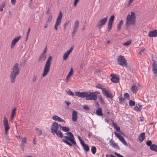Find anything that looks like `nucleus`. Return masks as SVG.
Masks as SVG:
<instances>
[{"mask_svg":"<svg viewBox=\"0 0 157 157\" xmlns=\"http://www.w3.org/2000/svg\"><path fill=\"white\" fill-rule=\"evenodd\" d=\"M62 16L63 13L62 12L60 11L59 12V15L57 18L56 21L54 26V29L56 30H57L58 26L61 24Z\"/></svg>","mask_w":157,"mask_h":157,"instance_id":"7","label":"nucleus"},{"mask_svg":"<svg viewBox=\"0 0 157 157\" xmlns=\"http://www.w3.org/2000/svg\"><path fill=\"white\" fill-rule=\"evenodd\" d=\"M99 102L101 104H104L105 103L104 101L103 100L102 97L101 96H99Z\"/></svg>","mask_w":157,"mask_h":157,"instance_id":"43","label":"nucleus"},{"mask_svg":"<svg viewBox=\"0 0 157 157\" xmlns=\"http://www.w3.org/2000/svg\"><path fill=\"white\" fill-rule=\"evenodd\" d=\"M107 20L108 18L107 17L100 19L98 21V24L96 25V27H98L99 29H100L101 27L105 24L107 21Z\"/></svg>","mask_w":157,"mask_h":157,"instance_id":"8","label":"nucleus"},{"mask_svg":"<svg viewBox=\"0 0 157 157\" xmlns=\"http://www.w3.org/2000/svg\"><path fill=\"white\" fill-rule=\"evenodd\" d=\"M146 144L148 146H150V147H151V146H152V142L151 140H148L146 142Z\"/></svg>","mask_w":157,"mask_h":157,"instance_id":"44","label":"nucleus"},{"mask_svg":"<svg viewBox=\"0 0 157 157\" xmlns=\"http://www.w3.org/2000/svg\"><path fill=\"white\" fill-rule=\"evenodd\" d=\"M60 126V125L57 122H54L51 126L50 130L52 133L53 135L55 133L58 137L62 138L63 137L62 133L59 130L58 131L59 127Z\"/></svg>","mask_w":157,"mask_h":157,"instance_id":"3","label":"nucleus"},{"mask_svg":"<svg viewBox=\"0 0 157 157\" xmlns=\"http://www.w3.org/2000/svg\"><path fill=\"white\" fill-rule=\"evenodd\" d=\"M109 144L110 146H112L113 147L115 148L118 150L120 149V148L117 143H115L112 139H110L109 142Z\"/></svg>","mask_w":157,"mask_h":157,"instance_id":"13","label":"nucleus"},{"mask_svg":"<svg viewBox=\"0 0 157 157\" xmlns=\"http://www.w3.org/2000/svg\"><path fill=\"white\" fill-rule=\"evenodd\" d=\"M75 95L78 97H81L82 98H87L88 92H80L76 91L75 92Z\"/></svg>","mask_w":157,"mask_h":157,"instance_id":"11","label":"nucleus"},{"mask_svg":"<svg viewBox=\"0 0 157 157\" xmlns=\"http://www.w3.org/2000/svg\"><path fill=\"white\" fill-rule=\"evenodd\" d=\"M123 23V20H121L119 23L117 24V30H120L121 29V27Z\"/></svg>","mask_w":157,"mask_h":157,"instance_id":"32","label":"nucleus"},{"mask_svg":"<svg viewBox=\"0 0 157 157\" xmlns=\"http://www.w3.org/2000/svg\"><path fill=\"white\" fill-rule=\"evenodd\" d=\"M46 51H47V47L46 46L45 48L44 49V50L43 51L42 53L44 54H45L46 53Z\"/></svg>","mask_w":157,"mask_h":157,"instance_id":"64","label":"nucleus"},{"mask_svg":"<svg viewBox=\"0 0 157 157\" xmlns=\"http://www.w3.org/2000/svg\"><path fill=\"white\" fill-rule=\"evenodd\" d=\"M78 1L79 0H74V6H75V7L76 6L77 3Z\"/></svg>","mask_w":157,"mask_h":157,"instance_id":"57","label":"nucleus"},{"mask_svg":"<svg viewBox=\"0 0 157 157\" xmlns=\"http://www.w3.org/2000/svg\"><path fill=\"white\" fill-rule=\"evenodd\" d=\"M129 104L130 106H133L135 105V102L133 100H130L129 101Z\"/></svg>","mask_w":157,"mask_h":157,"instance_id":"38","label":"nucleus"},{"mask_svg":"<svg viewBox=\"0 0 157 157\" xmlns=\"http://www.w3.org/2000/svg\"><path fill=\"white\" fill-rule=\"evenodd\" d=\"M19 64L16 63L13 66L12 70L11 72L10 78L11 83H14L15 81L16 76L19 74L20 70L18 67Z\"/></svg>","mask_w":157,"mask_h":157,"instance_id":"2","label":"nucleus"},{"mask_svg":"<svg viewBox=\"0 0 157 157\" xmlns=\"http://www.w3.org/2000/svg\"><path fill=\"white\" fill-rule=\"evenodd\" d=\"M35 130L36 131V134L38 136L41 135L42 133V131L37 128H35Z\"/></svg>","mask_w":157,"mask_h":157,"instance_id":"30","label":"nucleus"},{"mask_svg":"<svg viewBox=\"0 0 157 157\" xmlns=\"http://www.w3.org/2000/svg\"><path fill=\"white\" fill-rule=\"evenodd\" d=\"M26 141V138H24L22 140V144H21V147L22 148L23 151H24V150L23 148L24 147Z\"/></svg>","mask_w":157,"mask_h":157,"instance_id":"33","label":"nucleus"},{"mask_svg":"<svg viewBox=\"0 0 157 157\" xmlns=\"http://www.w3.org/2000/svg\"><path fill=\"white\" fill-rule=\"evenodd\" d=\"M73 46H72L69 50L67 51L63 55V60H65L67 58L68 56L71 52L73 49Z\"/></svg>","mask_w":157,"mask_h":157,"instance_id":"14","label":"nucleus"},{"mask_svg":"<svg viewBox=\"0 0 157 157\" xmlns=\"http://www.w3.org/2000/svg\"><path fill=\"white\" fill-rule=\"evenodd\" d=\"M36 76L34 75L33 76V78H32V81L33 82H34L36 81Z\"/></svg>","mask_w":157,"mask_h":157,"instance_id":"53","label":"nucleus"},{"mask_svg":"<svg viewBox=\"0 0 157 157\" xmlns=\"http://www.w3.org/2000/svg\"><path fill=\"white\" fill-rule=\"evenodd\" d=\"M52 16L51 13V14H49L48 15L47 20H46V22H49L52 21Z\"/></svg>","mask_w":157,"mask_h":157,"instance_id":"36","label":"nucleus"},{"mask_svg":"<svg viewBox=\"0 0 157 157\" xmlns=\"http://www.w3.org/2000/svg\"><path fill=\"white\" fill-rule=\"evenodd\" d=\"M5 6V3L3 2L0 6V11L2 12L3 10V8H4Z\"/></svg>","mask_w":157,"mask_h":157,"instance_id":"41","label":"nucleus"},{"mask_svg":"<svg viewBox=\"0 0 157 157\" xmlns=\"http://www.w3.org/2000/svg\"><path fill=\"white\" fill-rule=\"evenodd\" d=\"M153 61L152 64V71L155 74H157V61L152 59Z\"/></svg>","mask_w":157,"mask_h":157,"instance_id":"15","label":"nucleus"},{"mask_svg":"<svg viewBox=\"0 0 157 157\" xmlns=\"http://www.w3.org/2000/svg\"><path fill=\"white\" fill-rule=\"evenodd\" d=\"M66 135H68L69 136H64V137L66 138V139H63L62 141L64 143L70 146H72V144L75 145L77 147H78V146L75 140V138L71 132H68L66 133Z\"/></svg>","mask_w":157,"mask_h":157,"instance_id":"1","label":"nucleus"},{"mask_svg":"<svg viewBox=\"0 0 157 157\" xmlns=\"http://www.w3.org/2000/svg\"><path fill=\"white\" fill-rule=\"evenodd\" d=\"M132 41L131 40H129L127 41L126 42L124 43H123V45H124L125 46H128L131 43Z\"/></svg>","mask_w":157,"mask_h":157,"instance_id":"42","label":"nucleus"},{"mask_svg":"<svg viewBox=\"0 0 157 157\" xmlns=\"http://www.w3.org/2000/svg\"><path fill=\"white\" fill-rule=\"evenodd\" d=\"M145 50V48H144L142 49L141 50L139 53V54H141Z\"/></svg>","mask_w":157,"mask_h":157,"instance_id":"56","label":"nucleus"},{"mask_svg":"<svg viewBox=\"0 0 157 157\" xmlns=\"http://www.w3.org/2000/svg\"><path fill=\"white\" fill-rule=\"evenodd\" d=\"M77 30V29L73 28V30L72 34V37H74L75 36V33H76Z\"/></svg>","mask_w":157,"mask_h":157,"instance_id":"46","label":"nucleus"},{"mask_svg":"<svg viewBox=\"0 0 157 157\" xmlns=\"http://www.w3.org/2000/svg\"><path fill=\"white\" fill-rule=\"evenodd\" d=\"M65 102L67 106H68L71 104V102L69 101H65Z\"/></svg>","mask_w":157,"mask_h":157,"instance_id":"58","label":"nucleus"},{"mask_svg":"<svg viewBox=\"0 0 157 157\" xmlns=\"http://www.w3.org/2000/svg\"><path fill=\"white\" fill-rule=\"evenodd\" d=\"M124 98H125H125H126L128 100H129L130 97L129 94L128 93H125L124 94Z\"/></svg>","mask_w":157,"mask_h":157,"instance_id":"40","label":"nucleus"},{"mask_svg":"<svg viewBox=\"0 0 157 157\" xmlns=\"http://www.w3.org/2000/svg\"><path fill=\"white\" fill-rule=\"evenodd\" d=\"M148 36L150 37L157 36V30H153L149 32Z\"/></svg>","mask_w":157,"mask_h":157,"instance_id":"17","label":"nucleus"},{"mask_svg":"<svg viewBox=\"0 0 157 157\" xmlns=\"http://www.w3.org/2000/svg\"><path fill=\"white\" fill-rule=\"evenodd\" d=\"M122 143L123 144H124L125 146H128V144L127 143V142H126V141H125V140H123L122 142Z\"/></svg>","mask_w":157,"mask_h":157,"instance_id":"59","label":"nucleus"},{"mask_svg":"<svg viewBox=\"0 0 157 157\" xmlns=\"http://www.w3.org/2000/svg\"><path fill=\"white\" fill-rule=\"evenodd\" d=\"M110 76L112 77L111 78L112 82L114 83H117L119 81V78L116 77L115 74H111Z\"/></svg>","mask_w":157,"mask_h":157,"instance_id":"18","label":"nucleus"},{"mask_svg":"<svg viewBox=\"0 0 157 157\" xmlns=\"http://www.w3.org/2000/svg\"><path fill=\"white\" fill-rule=\"evenodd\" d=\"M3 125L5 128H10L8 124V121L6 117H4Z\"/></svg>","mask_w":157,"mask_h":157,"instance_id":"23","label":"nucleus"},{"mask_svg":"<svg viewBox=\"0 0 157 157\" xmlns=\"http://www.w3.org/2000/svg\"><path fill=\"white\" fill-rule=\"evenodd\" d=\"M11 3L13 5H14L16 2V0H11Z\"/></svg>","mask_w":157,"mask_h":157,"instance_id":"61","label":"nucleus"},{"mask_svg":"<svg viewBox=\"0 0 157 157\" xmlns=\"http://www.w3.org/2000/svg\"><path fill=\"white\" fill-rule=\"evenodd\" d=\"M136 18L135 13L133 12H131V15L129 14L126 17V21L125 23V25L127 27L126 29L130 25H133L135 24Z\"/></svg>","mask_w":157,"mask_h":157,"instance_id":"4","label":"nucleus"},{"mask_svg":"<svg viewBox=\"0 0 157 157\" xmlns=\"http://www.w3.org/2000/svg\"><path fill=\"white\" fill-rule=\"evenodd\" d=\"M79 22L78 20L75 21L74 26V28L78 29L79 26Z\"/></svg>","mask_w":157,"mask_h":157,"instance_id":"31","label":"nucleus"},{"mask_svg":"<svg viewBox=\"0 0 157 157\" xmlns=\"http://www.w3.org/2000/svg\"><path fill=\"white\" fill-rule=\"evenodd\" d=\"M150 149L152 151L157 152V145L155 144H153L150 147Z\"/></svg>","mask_w":157,"mask_h":157,"instance_id":"25","label":"nucleus"},{"mask_svg":"<svg viewBox=\"0 0 157 157\" xmlns=\"http://www.w3.org/2000/svg\"><path fill=\"white\" fill-rule=\"evenodd\" d=\"M80 143H81V144L82 145V146H83L84 144H85L84 143V142L82 140H80Z\"/></svg>","mask_w":157,"mask_h":157,"instance_id":"62","label":"nucleus"},{"mask_svg":"<svg viewBox=\"0 0 157 157\" xmlns=\"http://www.w3.org/2000/svg\"><path fill=\"white\" fill-rule=\"evenodd\" d=\"M119 102L121 104H123V103H124L126 105H127L126 99L125 98H123L122 97H120L119 98Z\"/></svg>","mask_w":157,"mask_h":157,"instance_id":"24","label":"nucleus"},{"mask_svg":"<svg viewBox=\"0 0 157 157\" xmlns=\"http://www.w3.org/2000/svg\"><path fill=\"white\" fill-rule=\"evenodd\" d=\"M142 105L138 104H136L135 106L134 107V110L137 112H140L142 109Z\"/></svg>","mask_w":157,"mask_h":157,"instance_id":"19","label":"nucleus"},{"mask_svg":"<svg viewBox=\"0 0 157 157\" xmlns=\"http://www.w3.org/2000/svg\"><path fill=\"white\" fill-rule=\"evenodd\" d=\"M145 133L143 132L140 134L139 138L138 139V141L141 143L145 139Z\"/></svg>","mask_w":157,"mask_h":157,"instance_id":"21","label":"nucleus"},{"mask_svg":"<svg viewBox=\"0 0 157 157\" xmlns=\"http://www.w3.org/2000/svg\"><path fill=\"white\" fill-rule=\"evenodd\" d=\"M58 121H59L60 122H64V123H65V121L63 119H61L60 117H59V118L57 120Z\"/></svg>","mask_w":157,"mask_h":157,"instance_id":"50","label":"nucleus"},{"mask_svg":"<svg viewBox=\"0 0 157 157\" xmlns=\"http://www.w3.org/2000/svg\"><path fill=\"white\" fill-rule=\"evenodd\" d=\"M102 92L103 94L105 96L110 98L112 99L113 96L112 94L109 93V92L105 90H105H102Z\"/></svg>","mask_w":157,"mask_h":157,"instance_id":"16","label":"nucleus"},{"mask_svg":"<svg viewBox=\"0 0 157 157\" xmlns=\"http://www.w3.org/2000/svg\"><path fill=\"white\" fill-rule=\"evenodd\" d=\"M137 87L136 86L133 85L132 86L131 90L133 92L136 93L137 90Z\"/></svg>","mask_w":157,"mask_h":157,"instance_id":"35","label":"nucleus"},{"mask_svg":"<svg viewBox=\"0 0 157 157\" xmlns=\"http://www.w3.org/2000/svg\"><path fill=\"white\" fill-rule=\"evenodd\" d=\"M77 114L75 110L73 111L72 114V119L74 121H76L77 120Z\"/></svg>","mask_w":157,"mask_h":157,"instance_id":"20","label":"nucleus"},{"mask_svg":"<svg viewBox=\"0 0 157 157\" xmlns=\"http://www.w3.org/2000/svg\"><path fill=\"white\" fill-rule=\"evenodd\" d=\"M94 94L96 95H95L96 96H97V95L99 94L100 92L99 91H95L94 92Z\"/></svg>","mask_w":157,"mask_h":157,"instance_id":"63","label":"nucleus"},{"mask_svg":"<svg viewBox=\"0 0 157 157\" xmlns=\"http://www.w3.org/2000/svg\"><path fill=\"white\" fill-rule=\"evenodd\" d=\"M91 151L92 153L93 154H95L96 151V149L95 147L94 146L92 147L91 149Z\"/></svg>","mask_w":157,"mask_h":157,"instance_id":"39","label":"nucleus"},{"mask_svg":"<svg viewBox=\"0 0 157 157\" xmlns=\"http://www.w3.org/2000/svg\"><path fill=\"white\" fill-rule=\"evenodd\" d=\"M117 60L118 63L120 65L125 67L127 66V63L126 62V60L124 56H118Z\"/></svg>","mask_w":157,"mask_h":157,"instance_id":"6","label":"nucleus"},{"mask_svg":"<svg viewBox=\"0 0 157 157\" xmlns=\"http://www.w3.org/2000/svg\"><path fill=\"white\" fill-rule=\"evenodd\" d=\"M16 108L15 107L12 110L11 113V117L10 118L11 120H13L14 116L15 115V114L16 113Z\"/></svg>","mask_w":157,"mask_h":157,"instance_id":"27","label":"nucleus"},{"mask_svg":"<svg viewBox=\"0 0 157 157\" xmlns=\"http://www.w3.org/2000/svg\"><path fill=\"white\" fill-rule=\"evenodd\" d=\"M96 88L101 89V91L102 90H105V88H104V86L103 85L101 84H98L96 86Z\"/></svg>","mask_w":157,"mask_h":157,"instance_id":"34","label":"nucleus"},{"mask_svg":"<svg viewBox=\"0 0 157 157\" xmlns=\"http://www.w3.org/2000/svg\"><path fill=\"white\" fill-rule=\"evenodd\" d=\"M21 36H17L13 39L11 42V49L13 48L14 46L15 45L16 43L21 39Z\"/></svg>","mask_w":157,"mask_h":157,"instance_id":"12","label":"nucleus"},{"mask_svg":"<svg viewBox=\"0 0 157 157\" xmlns=\"http://www.w3.org/2000/svg\"><path fill=\"white\" fill-rule=\"evenodd\" d=\"M46 58V55H45V54L42 53L38 59V62H40L42 60L44 61L45 60Z\"/></svg>","mask_w":157,"mask_h":157,"instance_id":"22","label":"nucleus"},{"mask_svg":"<svg viewBox=\"0 0 157 157\" xmlns=\"http://www.w3.org/2000/svg\"><path fill=\"white\" fill-rule=\"evenodd\" d=\"M96 113L98 116H102L103 114L102 113V108L101 107L98 108L96 110Z\"/></svg>","mask_w":157,"mask_h":157,"instance_id":"26","label":"nucleus"},{"mask_svg":"<svg viewBox=\"0 0 157 157\" xmlns=\"http://www.w3.org/2000/svg\"><path fill=\"white\" fill-rule=\"evenodd\" d=\"M10 128H5L6 135L7 134V131Z\"/></svg>","mask_w":157,"mask_h":157,"instance_id":"60","label":"nucleus"},{"mask_svg":"<svg viewBox=\"0 0 157 157\" xmlns=\"http://www.w3.org/2000/svg\"><path fill=\"white\" fill-rule=\"evenodd\" d=\"M60 129L63 131L67 132L69 131V128L66 127L62 126L60 125Z\"/></svg>","mask_w":157,"mask_h":157,"instance_id":"28","label":"nucleus"},{"mask_svg":"<svg viewBox=\"0 0 157 157\" xmlns=\"http://www.w3.org/2000/svg\"><path fill=\"white\" fill-rule=\"evenodd\" d=\"M119 139L121 141V142H122L123 140H124V138L121 136L119 138Z\"/></svg>","mask_w":157,"mask_h":157,"instance_id":"52","label":"nucleus"},{"mask_svg":"<svg viewBox=\"0 0 157 157\" xmlns=\"http://www.w3.org/2000/svg\"><path fill=\"white\" fill-rule=\"evenodd\" d=\"M113 121V125L115 129H116L117 131L119 132L120 130V128L119 127L117 126V124L115 123Z\"/></svg>","mask_w":157,"mask_h":157,"instance_id":"29","label":"nucleus"},{"mask_svg":"<svg viewBox=\"0 0 157 157\" xmlns=\"http://www.w3.org/2000/svg\"><path fill=\"white\" fill-rule=\"evenodd\" d=\"M94 94V92H88L87 98H86V100H96L97 98V96Z\"/></svg>","mask_w":157,"mask_h":157,"instance_id":"9","label":"nucleus"},{"mask_svg":"<svg viewBox=\"0 0 157 157\" xmlns=\"http://www.w3.org/2000/svg\"><path fill=\"white\" fill-rule=\"evenodd\" d=\"M114 133L116 136L118 138L121 136L120 134L117 133L116 132H114Z\"/></svg>","mask_w":157,"mask_h":157,"instance_id":"51","label":"nucleus"},{"mask_svg":"<svg viewBox=\"0 0 157 157\" xmlns=\"http://www.w3.org/2000/svg\"><path fill=\"white\" fill-rule=\"evenodd\" d=\"M52 59V56H50L46 61L44 69V72L42 74L43 77L46 75L49 71Z\"/></svg>","mask_w":157,"mask_h":157,"instance_id":"5","label":"nucleus"},{"mask_svg":"<svg viewBox=\"0 0 157 157\" xmlns=\"http://www.w3.org/2000/svg\"><path fill=\"white\" fill-rule=\"evenodd\" d=\"M73 73V69L72 67H71L70 69V70L69 72V73L67 74V75L70 76L71 75H72Z\"/></svg>","mask_w":157,"mask_h":157,"instance_id":"45","label":"nucleus"},{"mask_svg":"<svg viewBox=\"0 0 157 157\" xmlns=\"http://www.w3.org/2000/svg\"><path fill=\"white\" fill-rule=\"evenodd\" d=\"M134 0H129L128 2V6H129L131 3L133 2Z\"/></svg>","mask_w":157,"mask_h":157,"instance_id":"55","label":"nucleus"},{"mask_svg":"<svg viewBox=\"0 0 157 157\" xmlns=\"http://www.w3.org/2000/svg\"><path fill=\"white\" fill-rule=\"evenodd\" d=\"M82 147L84 150L86 151H88L89 150V147L87 145L85 144Z\"/></svg>","mask_w":157,"mask_h":157,"instance_id":"37","label":"nucleus"},{"mask_svg":"<svg viewBox=\"0 0 157 157\" xmlns=\"http://www.w3.org/2000/svg\"><path fill=\"white\" fill-rule=\"evenodd\" d=\"M83 109L85 110H89V108L88 106L85 105L83 106Z\"/></svg>","mask_w":157,"mask_h":157,"instance_id":"47","label":"nucleus"},{"mask_svg":"<svg viewBox=\"0 0 157 157\" xmlns=\"http://www.w3.org/2000/svg\"><path fill=\"white\" fill-rule=\"evenodd\" d=\"M70 78V76H68L67 75V77H66V82H67V83L68 82V80Z\"/></svg>","mask_w":157,"mask_h":157,"instance_id":"54","label":"nucleus"},{"mask_svg":"<svg viewBox=\"0 0 157 157\" xmlns=\"http://www.w3.org/2000/svg\"><path fill=\"white\" fill-rule=\"evenodd\" d=\"M59 117L56 115H54L52 117V119L55 121H57Z\"/></svg>","mask_w":157,"mask_h":157,"instance_id":"48","label":"nucleus"},{"mask_svg":"<svg viewBox=\"0 0 157 157\" xmlns=\"http://www.w3.org/2000/svg\"><path fill=\"white\" fill-rule=\"evenodd\" d=\"M114 18L115 16L114 15H113L111 16L109 19L108 24L107 31L108 32H109L112 28L114 20Z\"/></svg>","mask_w":157,"mask_h":157,"instance_id":"10","label":"nucleus"},{"mask_svg":"<svg viewBox=\"0 0 157 157\" xmlns=\"http://www.w3.org/2000/svg\"><path fill=\"white\" fill-rule=\"evenodd\" d=\"M68 93L69 94L71 95L72 96H74L75 95L72 92L70 89L68 90Z\"/></svg>","mask_w":157,"mask_h":157,"instance_id":"49","label":"nucleus"}]
</instances>
